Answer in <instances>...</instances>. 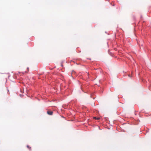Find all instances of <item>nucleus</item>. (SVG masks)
Instances as JSON below:
<instances>
[{"mask_svg": "<svg viewBox=\"0 0 151 151\" xmlns=\"http://www.w3.org/2000/svg\"><path fill=\"white\" fill-rule=\"evenodd\" d=\"M94 118L95 119H98V118H96V117H94Z\"/></svg>", "mask_w": 151, "mask_h": 151, "instance_id": "nucleus-3", "label": "nucleus"}, {"mask_svg": "<svg viewBox=\"0 0 151 151\" xmlns=\"http://www.w3.org/2000/svg\"><path fill=\"white\" fill-rule=\"evenodd\" d=\"M27 147L28 148L29 150H31V147H30L29 145H27Z\"/></svg>", "mask_w": 151, "mask_h": 151, "instance_id": "nucleus-2", "label": "nucleus"}, {"mask_svg": "<svg viewBox=\"0 0 151 151\" xmlns=\"http://www.w3.org/2000/svg\"><path fill=\"white\" fill-rule=\"evenodd\" d=\"M47 113L49 115H52V114L53 112L52 111H47Z\"/></svg>", "mask_w": 151, "mask_h": 151, "instance_id": "nucleus-1", "label": "nucleus"}, {"mask_svg": "<svg viewBox=\"0 0 151 151\" xmlns=\"http://www.w3.org/2000/svg\"><path fill=\"white\" fill-rule=\"evenodd\" d=\"M27 69H29V68H27Z\"/></svg>", "mask_w": 151, "mask_h": 151, "instance_id": "nucleus-4", "label": "nucleus"}]
</instances>
